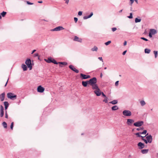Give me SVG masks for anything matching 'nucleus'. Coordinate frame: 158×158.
<instances>
[{
  "instance_id": "48",
  "label": "nucleus",
  "mask_w": 158,
  "mask_h": 158,
  "mask_svg": "<svg viewBox=\"0 0 158 158\" xmlns=\"http://www.w3.org/2000/svg\"><path fill=\"white\" fill-rule=\"evenodd\" d=\"M112 30L114 32L115 31L117 30V28L116 27H113L112 28Z\"/></svg>"
},
{
  "instance_id": "50",
  "label": "nucleus",
  "mask_w": 158,
  "mask_h": 158,
  "mask_svg": "<svg viewBox=\"0 0 158 158\" xmlns=\"http://www.w3.org/2000/svg\"><path fill=\"white\" fill-rule=\"evenodd\" d=\"M101 94L102 95V96L105 98L106 97V95L104 94V93L103 92H101Z\"/></svg>"
},
{
  "instance_id": "58",
  "label": "nucleus",
  "mask_w": 158,
  "mask_h": 158,
  "mask_svg": "<svg viewBox=\"0 0 158 158\" xmlns=\"http://www.w3.org/2000/svg\"><path fill=\"white\" fill-rule=\"evenodd\" d=\"M65 1V3L66 4H68L69 2V0H64Z\"/></svg>"
},
{
  "instance_id": "11",
  "label": "nucleus",
  "mask_w": 158,
  "mask_h": 158,
  "mask_svg": "<svg viewBox=\"0 0 158 158\" xmlns=\"http://www.w3.org/2000/svg\"><path fill=\"white\" fill-rule=\"evenodd\" d=\"M94 93L96 94L97 96H99L101 95V92L100 89H99L97 90H95L94 91Z\"/></svg>"
},
{
  "instance_id": "41",
  "label": "nucleus",
  "mask_w": 158,
  "mask_h": 158,
  "mask_svg": "<svg viewBox=\"0 0 158 158\" xmlns=\"http://www.w3.org/2000/svg\"><path fill=\"white\" fill-rule=\"evenodd\" d=\"M0 111H4V107L2 105H1L0 106Z\"/></svg>"
},
{
  "instance_id": "5",
  "label": "nucleus",
  "mask_w": 158,
  "mask_h": 158,
  "mask_svg": "<svg viewBox=\"0 0 158 158\" xmlns=\"http://www.w3.org/2000/svg\"><path fill=\"white\" fill-rule=\"evenodd\" d=\"M80 77L81 79L83 80L90 78L91 77L90 75H86L81 73L80 74Z\"/></svg>"
},
{
  "instance_id": "22",
  "label": "nucleus",
  "mask_w": 158,
  "mask_h": 158,
  "mask_svg": "<svg viewBox=\"0 0 158 158\" xmlns=\"http://www.w3.org/2000/svg\"><path fill=\"white\" fill-rule=\"evenodd\" d=\"M148 150H149L148 149H142L141 150V151L143 154H144L147 153L148 152Z\"/></svg>"
},
{
  "instance_id": "17",
  "label": "nucleus",
  "mask_w": 158,
  "mask_h": 158,
  "mask_svg": "<svg viewBox=\"0 0 158 158\" xmlns=\"http://www.w3.org/2000/svg\"><path fill=\"white\" fill-rule=\"evenodd\" d=\"M93 15V12H91L90 14L89 15L85 16H84L83 17V19H85L90 18Z\"/></svg>"
},
{
  "instance_id": "16",
  "label": "nucleus",
  "mask_w": 158,
  "mask_h": 158,
  "mask_svg": "<svg viewBox=\"0 0 158 158\" xmlns=\"http://www.w3.org/2000/svg\"><path fill=\"white\" fill-rule=\"evenodd\" d=\"M91 86H92V89H93L97 90L99 89L96 83H95V84H94L93 85H91Z\"/></svg>"
},
{
  "instance_id": "61",
  "label": "nucleus",
  "mask_w": 158,
  "mask_h": 158,
  "mask_svg": "<svg viewBox=\"0 0 158 158\" xmlns=\"http://www.w3.org/2000/svg\"><path fill=\"white\" fill-rule=\"evenodd\" d=\"M82 12L81 11H80V16L81 15H82Z\"/></svg>"
},
{
  "instance_id": "3",
  "label": "nucleus",
  "mask_w": 158,
  "mask_h": 158,
  "mask_svg": "<svg viewBox=\"0 0 158 158\" xmlns=\"http://www.w3.org/2000/svg\"><path fill=\"white\" fill-rule=\"evenodd\" d=\"M88 84L90 85H93L97 83V79L96 77H94L88 81Z\"/></svg>"
},
{
  "instance_id": "20",
  "label": "nucleus",
  "mask_w": 158,
  "mask_h": 158,
  "mask_svg": "<svg viewBox=\"0 0 158 158\" xmlns=\"http://www.w3.org/2000/svg\"><path fill=\"white\" fill-rule=\"evenodd\" d=\"M82 84L84 87H86L87 85V84H88V81H83L82 82Z\"/></svg>"
},
{
  "instance_id": "59",
  "label": "nucleus",
  "mask_w": 158,
  "mask_h": 158,
  "mask_svg": "<svg viewBox=\"0 0 158 158\" xmlns=\"http://www.w3.org/2000/svg\"><path fill=\"white\" fill-rule=\"evenodd\" d=\"M127 44V42L126 41H125L124 43V44H123V45L124 46H125Z\"/></svg>"
},
{
  "instance_id": "56",
  "label": "nucleus",
  "mask_w": 158,
  "mask_h": 158,
  "mask_svg": "<svg viewBox=\"0 0 158 158\" xmlns=\"http://www.w3.org/2000/svg\"><path fill=\"white\" fill-rule=\"evenodd\" d=\"M36 51V50L35 49L33 50L31 53V54H33L34 52H35Z\"/></svg>"
},
{
  "instance_id": "10",
  "label": "nucleus",
  "mask_w": 158,
  "mask_h": 158,
  "mask_svg": "<svg viewBox=\"0 0 158 158\" xmlns=\"http://www.w3.org/2000/svg\"><path fill=\"white\" fill-rule=\"evenodd\" d=\"M146 138L148 143H152V138L151 135H149L146 136Z\"/></svg>"
},
{
  "instance_id": "49",
  "label": "nucleus",
  "mask_w": 158,
  "mask_h": 158,
  "mask_svg": "<svg viewBox=\"0 0 158 158\" xmlns=\"http://www.w3.org/2000/svg\"><path fill=\"white\" fill-rule=\"evenodd\" d=\"M5 118H8V114H7L6 111V112H5Z\"/></svg>"
},
{
  "instance_id": "63",
  "label": "nucleus",
  "mask_w": 158,
  "mask_h": 158,
  "mask_svg": "<svg viewBox=\"0 0 158 158\" xmlns=\"http://www.w3.org/2000/svg\"><path fill=\"white\" fill-rule=\"evenodd\" d=\"M8 107L5 106V110L6 111V110L7 109Z\"/></svg>"
},
{
  "instance_id": "31",
  "label": "nucleus",
  "mask_w": 158,
  "mask_h": 158,
  "mask_svg": "<svg viewBox=\"0 0 158 158\" xmlns=\"http://www.w3.org/2000/svg\"><path fill=\"white\" fill-rule=\"evenodd\" d=\"M2 125H3V127H4V128H7V123L6 122H3L2 123Z\"/></svg>"
},
{
  "instance_id": "8",
  "label": "nucleus",
  "mask_w": 158,
  "mask_h": 158,
  "mask_svg": "<svg viewBox=\"0 0 158 158\" xmlns=\"http://www.w3.org/2000/svg\"><path fill=\"white\" fill-rule=\"evenodd\" d=\"M64 29L62 27L59 26L51 30L52 31H58L62 30Z\"/></svg>"
},
{
  "instance_id": "34",
  "label": "nucleus",
  "mask_w": 158,
  "mask_h": 158,
  "mask_svg": "<svg viewBox=\"0 0 158 158\" xmlns=\"http://www.w3.org/2000/svg\"><path fill=\"white\" fill-rule=\"evenodd\" d=\"M52 63L56 64H59V62H57L56 61V60L54 59H53L52 60Z\"/></svg>"
},
{
  "instance_id": "33",
  "label": "nucleus",
  "mask_w": 158,
  "mask_h": 158,
  "mask_svg": "<svg viewBox=\"0 0 158 158\" xmlns=\"http://www.w3.org/2000/svg\"><path fill=\"white\" fill-rule=\"evenodd\" d=\"M4 104L5 106L9 107V104L8 102H4Z\"/></svg>"
},
{
  "instance_id": "55",
  "label": "nucleus",
  "mask_w": 158,
  "mask_h": 158,
  "mask_svg": "<svg viewBox=\"0 0 158 158\" xmlns=\"http://www.w3.org/2000/svg\"><path fill=\"white\" fill-rule=\"evenodd\" d=\"M130 1L131 2V5L134 2V0H130Z\"/></svg>"
},
{
  "instance_id": "13",
  "label": "nucleus",
  "mask_w": 158,
  "mask_h": 158,
  "mask_svg": "<svg viewBox=\"0 0 158 158\" xmlns=\"http://www.w3.org/2000/svg\"><path fill=\"white\" fill-rule=\"evenodd\" d=\"M53 58L51 57H49L47 59H44V60L45 61L48 63H50L52 62Z\"/></svg>"
},
{
  "instance_id": "26",
  "label": "nucleus",
  "mask_w": 158,
  "mask_h": 158,
  "mask_svg": "<svg viewBox=\"0 0 158 158\" xmlns=\"http://www.w3.org/2000/svg\"><path fill=\"white\" fill-rule=\"evenodd\" d=\"M118 108L117 106H114L111 107V109L112 110H118Z\"/></svg>"
},
{
  "instance_id": "21",
  "label": "nucleus",
  "mask_w": 158,
  "mask_h": 158,
  "mask_svg": "<svg viewBox=\"0 0 158 158\" xmlns=\"http://www.w3.org/2000/svg\"><path fill=\"white\" fill-rule=\"evenodd\" d=\"M140 132H138L135 134V135L137 136L138 137H141V138H144L145 137H146L148 134V133L145 136H143L140 135Z\"/></svg>"
},
{
  "instance_id": "32",
  "label": "nucleus",
  "mask_w": 158,
  "mask_h": 158,
  "mask_svg": "<svg viewBox=\"0 0 158 158\" xmlns=\"http://www.w3.org/2000/svg\"><path fill=\"white\" fill-rule=\"evenodd\" d=\"M73 40L79 42V38L77 36H74Z\"/></svg>"
},
{
  "instance_id": "40",
  "label": "nucleus",
  "mask_w": 158,
  "mask_h": 158,
  "mask_svg": "<svg viewBox=\"0 0 158 158\" xmlns=\"http://www.w3.org/2000/svg\"><path fill=\"white\" fill-rule=\"evenodd\" d=\"M105 99L103 100V102H105L106 103H107L108 102V100H107V97L105 98Z\"/></svg>"
},
{
  "instance_id": "47",
  "label": "nucleus",
  "mask_w": 158,
  "mask_h": 158,
  "mask_svg": "<svg viewBox=\"0 0 158 158\" xmlns=\"http://www.w3.org/2000/svg\"><path fill=\"white\" fill-rule=\"evenodd\" d=\"M143 128L142 127H139L138 128H137L136 130L138 131L139 130H143Z\"/></svg>"
},
{
  "instance_id": "38",
  "label": "nucleus",
  "mask_w": 158,
  "mask_h": 158,
  "mask_svg": "<svg viewBox=\"0 0 158 158\" xmlns=\"http://www.w3.org/2000/svg\"><path fill=\"white\" fill-rule=\"evenodd\" d=\"M143 141H144V142L146 143L147 144L148 143V142L147 141V140L146 139H145L144 138H142L141 139Z\"/></svg>"
},
{
  "instance_id": "43",
  "label": "nucleus",
  "mask_w": 158,
  "mask_h": 158,
  "mask_svg": "<svg viewBox=\"0 0 158 158\" xmlns=\"http://www.w3.org/2000/svg\"><path fill=\"white\" fill-rule=\"evenodd\" d=\"M147 131L146 130H144L142 132H140L141 134H146Z\"/></svg>"
},
{
  "instance_id": "4",
  "label": "nucleus",
  "mask_w": 158,
  "mask_h": 158,
  "mask_svg": "<svg viewBox=\"0 0 158 158\" xmlns=\"http://www.w3.org/2000/svg\"><path fill=\"white\" fill-rule=\"evenodd\" d=\"M123 114L125 116H130L131 115V113L129 110H125L123 111Z\"/></svg>"
},
{
  "instance_id": "29",
  "label": "nucleus",
  "mask_w": 158,
  "mask_h": 158,
  "mask_svg": "<svg viewBox=\"0 0 158 158\" xmlns=\"http://www.w3.org/2000/svg\"><path fill=\"white\" fill-rule=\"evenodd\" d=\"M141 21V19L140 18H136L135 19V23L140 22Z\"/></svg>"
},
{
  "instance_id": "36",
  "label": "nucleus",
  "mask_w": 158,
  "mask_h": 158,
  "mask_svg": "<svg viewBox=\"0 0 158 158\" xmlns=\"http://www.w3.org/2000/svg\"><path fill=\"white\" fill-rule=\"evenodd\" d=\"M4 111H0V116L1 117H3L4 115Z\"/></svg>"
},
{
  "instance_id": "53",
  "label": "nucleus",
  "mask_w": 158,
  "mask_h": 158,
  "mask_svg": "<svg viewBox=\"0 0 158 158\" xmlns=\"http://www.w3.org/2000/svg\"><path fill=\"white\" fill-rule=\"evenodd\" d=\"M118 82H119V81H116L115 83V86H117L118 85Z\"/></svg>"
},
{
  "instance_id": "62",
  "label": "nucleus",
  "mask_w": 158,
  "mask_h": 158,
  "mask_svg": "<svg viewBox=\"0 0 158 158\" xmlns=\"http://www.w3.org/2000/svg\"><path fill=\"white\" fill-rule=\"evenodd\" d=\"M38 2L39 3H41L43 2V1H38Z\"/></svg>"
},
{
  "instance_id": "57",
  "label": "nucleus",
  "mask_w": 158,
  "mask_h": 158,
  "mask_svg": "<svg viewBox=\"0 0 158 158\" xmlns=\"http://www.w3.org/2000/svg\"><path fill=\"white\" fill-rule=\"evenodd\" d=\"M126 52H127V51H126H126H124L123 52V55H125V54L126 53Z\"/></svg>"
},
{
  "instance_id": "23",
  "label": "nucleus",
  "mask_w": 158,
  "mask_h": 158,
  "mask_svg": "<svg viewBox=\"0 0 158 158\" xmlns=\"http://www.w3.org/2000/svg\"><path fill=\"white\" fill-rule=\"evenodd\" d=\"M109 103L113 105H115L118 103V100H114L110 102Z\"/></svg>"
},
{
  "instance_id": "18",
  "label": "nucleus",
  "mask_w": 158,
  "mask_h": 158,
  "mask_svg": "<svg viewBox=\"0 0 158 158\" xmlns=\"http://www.w3.org/2000/svg\"><path fill=\"white\" fill-rule=\"evenodd\" d=\"M27 65H26L24 64H23L22 65V68L23 69V71H26L27 69Z\"/></svg>"
},
{
  "instance_id": "1",
  "label": "nucleus",
  "mask_w": 158,
  "mask_h": 158,
  "mask_svg": "<svg viewBox=\"0 0 158 158\" xmlns=\"http://www.w3.org/2000/svg\"><path fill=\"white\" fill-rule=\"evenodd\" d=\"M25 63L27 65V67L29 69V70H31L32 69V66L34 65L33 61L32 62L30 58H27L25 62Z\"/></svg>"
},
{
  "instance_id": "37",
  "label": "nucleus",
  "mask_w": 158,
  "mask_h": 158,
  "mask_svg": "<svg viewBox=\"0 0 158 158\" xmlns=\"http://www.w3.org/2000/svg\"><path fill=\"white\" fill-rule=\"evenodd\" d=\"M14 123L13 122H12L11 123V125L10 126V128L11 130H13V127H14Z\"/></svg>"
},
{
  "instance_id": "64",
  "label": "nucleus",
  "mask_w": 158,
  "mask_h": 158,
  "mask_svg": "<svg viewBox=\"0 0 158 158\" xmlns=\"http://www.w3.org/2000/svg\"><path fill=\"white\" fill-rule=\"evenodd\" d=\"M102 73H101V74H100V77H101V78H102Z\"/></svg>"
},
{
  "instance_id": "2",
  "label": "nucleus",
  "mask_w": 158,
  "mask_h": 158,
  "mask_svg": "<svg viewBox=\"0 0 158 158\" xmlns=\"http://www.w3.org/2000/svg\"><path fill=\"white\" fill-rule=\"evenodd\" d=\"M17 97V96L16 95L12 93H9L7 94V98L12 100L16 99Z\"/></svg>"
},
{
  "instance_id": "60",
  "label": "nucleus",
  "mask_w": 158,
  "mask_h": 158,
  "mask_svg": "<svg viewBox=\"0 0 158 158\" xmlns=\"http://www.w3.org/2000/svg\"><path fill=\"white\" fill-rule=\"evenodd\" d=\"M8 79H8V80H7V81H6V84H5V86H5H5H6L7 85V83H8Z\"/></svg>"
},
{
  "instance_id": "51",
  "label": "nucleus",
  "mask_w": 158,
  "mask_h": 158,
  "mask_svg": "<svg viewBox=\"0 0 158 158\" xmlns=\"http://www.w3.org/2000/svg\"><path fill=\"white\" fill-rule=\"evenodd\" d=\"M74 21L75 22V23H76L78 21L77 18V17H74Z\"/></svg>"
},
{
  "instance_id": "12",
  "label": "nucleus",
  "mask_w": 158,
  "mask_h": 158,
  "mask_svg": "<svg viewBox=\"0 0 158 158\" xmlns=\"http://www.w3.org/2000/svg\"><path fill=\"white\" fill-rule=\"evenodd\" d=\"M138 146L139 147V149H142L144 148V143L140 142H139L137 144Z\"/></svg>"
},
{
  "instance_id": "14",
  "label": "nucleus",
  "mask_w": 158,
  "mask_h": 158,
  "mask_svg": "<svg viewBox=\"0 0 158 158\" xmlns=\"http://www.w3.org/2000/svg\"><path fill=\"white\" fill-rule=\"evenodd\" d=\"M5 93H3L0 95V99L1 101H3L5 99Z\"/></svg>"
},
{
  "instance_id": "19",
  "label": "nucleus",
  "mask_w": 158,
  "mask_h": 158,
  "mask_svg": "<svg viewBox=\"0 0 158 158\" xmlns=\"http://www.w3.org/2000/svg\"><path fill=\"white\" fill-rule=\"evenodd\" d=\"M149 32L152 35H154L157 33L156 30L154 29H151Z\"/></svg>"
},
{
  "instance_id": "30",
  "label": "nucleus",
  "mask_w": 158,
  "mask_h": 158,
  "mask_svg": "<svg viewBox=\"0 0 158 158\" xmlns=\"http://www.w3.org/2000/svg\"><path fill=\"white\" fill-rule=\"evenodd\" d=\"M6 14V12L3 11L0 14L2 17H4Z\"/></svg>"
},
{
  "instance_id": "25",
  "label": "nucleus",
  "mask_w": 158,
  "mask_h": 158,
  "mask_svg": "<svg viewBox=\"0 0 158 158\" xmlns=\"http://www.w3.org/2000/svg\"><path fill=\"white\" fill-rule=\"evenodd\" d=\"M59 64H60V66L61 67H62L60 64H62L64 65H66L68 63L66 62H59Z\"/></svg>"
},
{
  "instance_id": "42",
  "label": "nucleus",
  "mask_w": 158,
  "mask_h": 158,
  "mask_svg": "<svg viewBox=\"0 0 158 158\" xmlns=\"http://www.w3.org/2000/svg\"><path fill=\"white\" fill-rule=\"evenodd\" d=\"M111 43V41H109L106 42L105 44L106 45H108L109 44H110Z\"/></svg>"
},
{
  "instance_id": "24",
  "label": "nucleus",
  "mask_w": 158,
  "mask_h": 158,
  "mask_svg": "<svg viewBox=\"0 0 158 158\" xmlns=\"http://www.w3.org/2000/svg\"><path fill=\"white\" fill-rule=\"evenodd\" d=\"M91 50L92 51L97 52L98 50V48L97 46H95L92 48Z\"/></svg>"
},
{
  "instance_id": "7",
  "label": "nucleus",
  "mask_w": 158,
  "mask_h": 158,
  "mask_svg": "<svg viewBox=\"0 0 158 158\" xmlns=\"http://www.w3.org/2000/svg\"><path fill=\"white\" fill-rule=\"evenodd\" d=\"M45 90L44 88L41 86V85H39L37 88V91L38 92L42 93H43Z\"/></svg>"
},
{
  "instance_id": "9",
  "label": "nucleus",
  "mask_w": 158,
  "mask_h": 158,
  "mask_svg": "<svg viewBox=\"0 0 158 158\" xmlns=\"http://www.w3.org/2000/svg\"><path fill=\"white\" fill-rule=\"evenodd\" d=\"M69 68L70 69L74 71V72L78 73L79 71V70L76 69L74 66L72 65H70L69 66Z\"/></svg>"
},
{
  "instance_id": "45",
  "label": "nucleus",
  "mask_w": 158,
  "mask_h": 158,
  "mask_svg": "<svg viewBox=\"0 0 158 158\" xmlns=\"http://www.w3.org/2000/svg\"><path fill=\"white\" fill-rule=\"evenodd\" d=\"M140 39L142 40H144L145 41H148V40L146 38H145L143 37H141L140 38Z\"/></svg>"
},
{
  "instance_id": "15",
  "label": "nucleus",
  "mask_w": 158,
  "mask_h": 158,
  "mask_svg": "<svg viewBox=\"0 0 158 158\" xmlns=\"http://www.w3.org/2000/svg\"><path fill=\"white\" fill-rule=\"evenodd\" d=\"M134 122V120L132 119H128L127 122V124L129 125H131V124Z\"/></svg>"
},
{
  "instance_id": "35",
  "label": "nucleus",
  "mask_w": 158,
  "mask_h": 158,
  "mask_svg": "<svg viewBox=\"0 0 158 158\" xmlns=\"http://www.w3.org/2000/svg\"><path fill=\"white\" fill-rule=\"evenodd\" d=\"M153 53L155 55V58H156L157 57L158 55V52L157 51H153Z\"/></svg>"
},
{
  "instance_id": "6",
  "label": "nucleus",
  "mask_w": 158,
  "mask_h": 158,
  "mask_svg": "<svg viewBox=\"0 0 158 158\" xmlns=\"http://www.w3.org/2000/svg\"><path fill=\"white\" fill-rule=\"evenodd\" d=\"M143 124V122L142 121H137L134 123V125L136 127H139Z\"/></svg>"
},
{
  "instance_id": "54",
  "label": "nucleus",
  "mask_w": 158,
  "mask_h": 158,
  "mask_svg": "<svg viewBox=\"0 0 158 158\" xmlns=\"http://www.w3.org/2000/svg\"><path fill=\"white\" fill-rule=\"evenodd\" d=\"M152 35H153L150 32H149V37H150V38H151L152 37Z\"/></svg>"
},
{
  "instance_id": "28",
  "label": "nucleus",
  "mask_w": 158,
  "mask_h": 158,
  "mask_svg": "<svg viewBox=\"0 0 158 158\" xmlns=\"http://www.w3.org/2000/svg\"><path fill=\"white\" fill-rule=\"evenodd\" d=\"M151 50L148 48H146L144 50V52L146 53H149L150 52Z\"/></svg>"
},
{
  "instance_id": "52",
  "label": "nucleus",
  "mask_w": 158,
  "mask_h": 158,
  "mask_svg": "<svg viewBox=\"0 0 158 158\" xmlns=\"http://www.w3.org/2000/svg\"><path fill=\"white\" fill-rule=\"evenodd\" d=\"M98 59L99 60H100L101 61H102V62H103V60L102 59V57H98Z\"/></svg>"
},
{
  "instance_id": "46",
  "label": "nucleus",
  "mask_w": 158,
  "mask_h": 158,
  "mask_svg": "<svg viewBox=\"0 0 158 158\" xmlns=\"http://www.w3.org/2000/svg\"><path fill=\"white\" fill-rule=\"evenodd\" d=\"M33 56L34 57H38L39 56V55L38 53H36L34 54Z\"/></svg>"
},
{
  "instance_id": "39",
  "label": "nucleus",
  "mask_w": 158,
  "mask_h": 158,
  "mask_svg": "<svg viewBox=\"0 0 158 158\" xmlns=\"http://www.w3.org/2000/svg\"><path fill=\"white\" fill-rule=\"evenodd\" d=\"M129 19H132L133 18L132 14L131 13L130 14V15L127 17Z\"/></svg>"
},
{
  "instance_id": "44",
  "label": "nucleus",
  "mask_w": 158,
  "mask_h": 158,
  "mask_svg": "<svg viewBox=\"0 0 158 158\" xmlns=\"http://www.w3.org/2000/svg\"><path fill=\"white\" fill-rule=\"evenodd\" d=\"M26 2H27V3L28 5H33V3L31 2H29V1H26Z\"/></svg>"
},
{
  "instance_id": "27",
  "label": "nucleus",
  "mask_w": 158,
  "mask_h": 158,
  "mask_svg": "<svg viewBox=\"0 0 158 158\" xmlns=\"http://www.w3.org/2000/svg\"><path fill=\"white\" fill-rule=\"evenodd\" d=\"M140 103L142 106H143L146 104V103L144 100H141L140 101Z\"/></svg>"
}]
</instances>
